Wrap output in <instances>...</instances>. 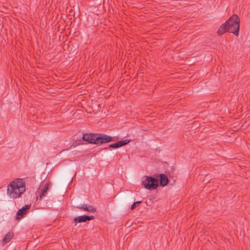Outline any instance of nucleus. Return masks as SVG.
<instances>
[{
	"mask_svg": "<svg viewBox=\"0 0 250 250\" xmlns=\"http://www.w3.org/2000/svg\"><path fill=\"white\" fill-rule=\"evenodd\" d=\"M24 183L21 181H14L9 184L7 194L12 198H17L25 191Z\"/></svg>",
	"mask_w": 250,
	"mask_h": 250,
	"instance_id": "obj_1",
	"label": "nucleus"
},
{
	"mask_svg": "<svg viewBox=\"0 0 250 250\" xmlns=\"http://www.w3.org/2000/svg\"><path fill=\"white\" fill-rule=\"evenodd\" d=\"M83 139L87 142L96 145L110 142L112 137L102 134L85 133L83 135Z\"/></svg>",
	"mask_w": 250,
	"mask_h": 250,
	"instance_id": "obj_2",
	"label": "nucleus"
},
{
	"mask_svg": "<svg viewBox=\"0 0 250 250\" xmlns=\"http://www.w3.org/2000/svg\"><path fill=\"white\" fill-rule=\"evenodd\" d=\"M240 20L236 15H233L227 21L229 32L233 34L236 36H239L240 28Z\"/></svg>",
	"mask_w": 250,
	"mask_h": 250,
	"instance_id": "obj_3",
	"label": "nucleus"
},
{
	"mask_svg": "<svg viewBox=\"0 0 250 250\" xmlns=\"http://www.w3.org/2000/svg\"><path fill=\"white\" fill-rule=\"evenodd\" d=\"M145 188L153 190L158 186V182L157 180L151 177L146 176V179L142 182Z\"/></svg>",
	"mask_w": 250,
	"mask_h": 250,
	"instance_id": "obj_4",
	"label": "nucleus"
},
{
	"mask_svg": "<svg viewBox=\"0 0 250 250\" xmlns=\"http://www.w3.org/2000/svg\"><path fill=\"white\" fill-rule=\"evenodd\" d=\"M30 205H25L21 208L19 209L17 213L16 219L19 220L24 215L26 214L28 209L30 208Z\"/></svg>",
	"mask_w": 250,
	"mask_h": 250,
	"instance_id": "obj_5",
	"label": "nucleus"
},
{
	"mask_svg": "<svg viewBox=\"0 0 250 250\" xmlns=\"http://www.w3.org/2000/svg\"><path fill=\"white\" fill-rule=\"evenodd\" d=\"M94 219L93 216L82 215L74 218V221L77 223L85 222L87 220H92Z\"/></svg>",
	"mask_w": 250,
	"mask_h": 250,
	"instance_id": "obj_6",
	"label": "nucleus"
},
{
	"mask_svg": "<svg viewBox=\"0 0 250 250\" xmlns=\"http://www.w3.org/2000/svg\"><path fill=\"white\" fill-rule=\"evenodd\" d=\"M51 184L50 183H46L41 189L40 195V200H41L43 196L47 194L48 190L51 188Z\"/></svg>",
	"mask_w": 250,
	"mask_h": 250,
	"instance_id": "obj_7",
	"label": "nucleus"
},
{
	"mask_svg": "<svg viewBox=\"0 0 250 250\" xmlns=\"http://www.w3.org/2000/svg\"><path fill=\"white\" fill-rule=\"evenodd\" d=\"M168 180L167 176L164 174H160V186L165 187L168 184Z\"/></svg>",
	"mask_w": 250,
	"mask_h": 250,
	"instance_id": "obj_8",
	"label": "nucleus"
},
{
	"mask_svg": "<svg viewBox=\"0 0 250 250\" xmlns=\"http://www.w3.org/2000/svg\"><path fill=\"white\" fill-rule=\"evenodd\" d=\"M79 208L83 209L84 210L90 212H95L96 211V208L91 205L87 206L86 205H82L78 207Z\"/></svg>",
	"mask_w": 250,
	"mask_h": 250,
	"instance_id": "obj_9",
	"label": "nucleus"
},
{
	"mask_svg": "<svg viewBox=\"0 0 250 250\" xmlns=\"http://www.w3.org/2000/svg\"><path fill=\"white\" fill-rule=\"evenodd\" d=\"M227 31L229 32V29L226 22L219 27L217 31V33L219 35H222Z\"/></svg>",
	"mask_w": 250,
	"mask_h": 250,
	"instance_id": "obj_10",
	"label": "nucleus"
},
{
	"mask_svg": "<svg viewBox=\"0 0 250 250\" xmlns=\"http://www.w3.org/2000/svg\"><path fill=\"white\" fill-rule=\"evenodd\" d=\"M13 237V234L12 232L7 233L4 237L3 242L2 245H4L7 242H9L11 239Z\"/></svg>",
	"mask_w": 250,
	"mask_h": 250,
	"instance_id": "obj_11",
	"label": "nucleus"
},
{
	"mask_svg": "<svg viewBox=\"0 0 250 250\" xmlns=\"http://www.w3.org/2000/svg\"><path fill=\"white\" fill-rule=\"evenodd\" d=\"M109 147L111 148H118L119 147H120L119 142H118L113 144H111L109 146Z\"/></svg>",
	"mask_w": 250,
	"mask_h": 250,
	"instance_id": "obj_12",
	"label": "nucleus"
},
{
	"mask_svg": "<svg viewBox=\"0 0 250 250\" xmlns=\"http://www.w3.org/2000/svg\"><path fill=\"white\" fill-rule=\"evenodd\" d=\"M141 203L142 201H137L134 202L131 206V209L133 210L137 207V205H139Z\"/></svg>",
	"mask_w": 250,
	"mask_h": 250,
	"instance_id": "obj_13",
	"label": "nucleus"
},
{
	"mask_svg": "<svg viewBox=\"0 0 250 250\" xmlns=\"http://www.w3.org/2000/svg\"><path fill=\"white\" fill-rule=\"evenodd\" d=\"M119 142L120 143V146H122L124 145H125L128 144L129 142V141L127 140H125L124 141H119Z\"/></svg>",
	"mask_w": 250,
	"mask_h": 250,
	"instance_id": "obj_14",
	"label": "nucleus"
}]
</instances>
